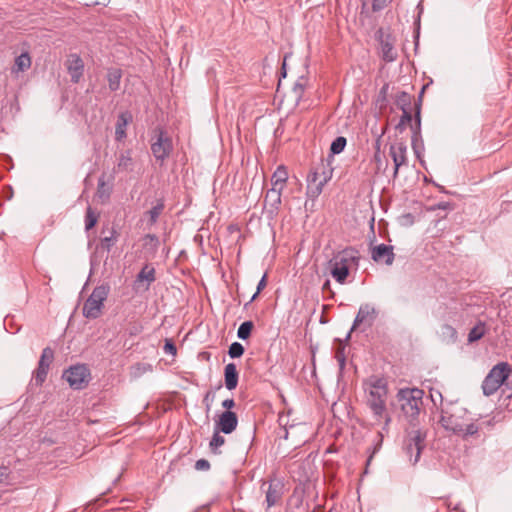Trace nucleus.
Returning a JSON list of instances; mask_svg holds the SVG:
<instances>
[{
  "mask_svg": "<svg viewBox=\"0 0 512 512\" xmlns=\"http://www.w3.org/2000/svg\"><path fill=\"white\" fill-rule=\"evenodd\" d=\"M403 114L400 118L399 123L396 126V129L400 132L404 131L406 125L410 124L411 128L413 130V137H412V147L417 155V157H420V153L418 150V146L416 144L417 136L420 135V125H421V118H420V106H417V111L415 114V124H412V114L409 110L402 111Z\"/></svg>",
  "mask_w": 512,
  "mask_h": 512,
  "instance_id": "10",
  "label": "nucleus"
},
{
  "mask_svg": "<svg viewBox=\"0 0 512 512\" xmlns=\"http://www.w3.org/2000/svg\"><path fill=\"white\" fill-rule=\"evenodd\" d=\"M97 194L101 199H108L110 196V188L106 187L103 178H100L98 181Z\"/></svg>",
  "mask_w": 512,
  "mask_h": 512,
  "instance_id": "40",
  "label": "nucleus"
},
{
  "mask_svg": "<svg viewBox=\"0 0 512 512\" xmlns=\"http://www.w3.org/2000/svg\"><path fill=\"white\" fill-rule=\"evenodd\" d=\"M330 287V281L327 280L324 284H323V290L327 289Z\"/></svg>",
  "mask_w": 512,
  "mask_h": 512,
  "instance_id": "53",
  "label": "nucleus"
},
{
  "mask_svg": "<svg viewBox=\"0 0 512 512\" xmlns=\"http://www.w3.org/2000/svg\"><path fill=\"white\" fill-rule=\"evenodd\" d=\"M235 406V401L232 398L225 399L222 402V407L227 409V411H230Z\"/></svg>",
  "mask_w": 512,
  "mask_h": 512,
  "instance_id": "48",
  "label": "nucleus"
},
{
  "mask_svg": "<svg viewBox=\"0 0 512 512\" xmlns=\"http://www.w3.org/2000/svg\"><path fill=\"white\" fill-rule=\"evenodd\" d=\"M110 0H88L85 4L87 6L107 5Z\"/></svg>",
  "mask_w": 512,
  "mask_h": 512,
  "instance_id": "47",
  "label": "nucleus"
},
{
  "mask_svg": "<svg viewBox=\"0 0 512 512\" xmlns=\"http://www.w3.org/2000/svg\"><path fill=\"white\" fill-rule=\"evenodd\" d=\"M244 353V347L241 343L239 342H233L230 346H229V349H228V355L231 357V358H239L243 355Z\"/></svg>",
  "mask_w": 512,
  "mask_h": 512,
  "instance_id": "37",
  "label": "nucleus"
},
{
  "mask_svg": "<svg viewBox=\"0 0 512 512\" xmlns=\"http://www.w3.org/2000/svg\"><path fill=\"white\" fill-rule=\"evenodd\" d=\"M430 396H431V400H432V402H433L435 405H436V403H437V400L439 399V401H440V403H441L442 407H443V406H445V404L443 403V396H442V394H441L439 391H434V392L432 391V392H431V394H430Z\"/></svg>",
  "mask_w": 512,
  "mask_h": 512,
  "instance_id": "46",
  "label": "nucleus"
},
{
  "mask_svg": "<svg viewBox=\"0 0 512 512\" xmlns=\"http://www.w3.org/2000/svg\"><path fill=\"white\" fill-rule=\"evenodd\" d=\"M378 316V311L374 306L369 303L362 304L358 310V313L354 319L353 325L346 336V340H348L351 336V333L354 329H356L361 324H366L367 327H371Z\"/></svg>",
  "mask_w": 512,
  "mask_h": 512,
  "instance_id": "11",
  "label": "nucleus"
},
{
  "mask_svg": "<svg viewBox=\"0 0 512 512\" xmlns=\"http://www.w3.org/2000/svg\"><path fill=\"white\" fill-rule=\"evenodd\" d=\"M440 425L448 432L468 440L471 437H479V432L484 427H491L493 420L478 422L470 417L468 410L452 402L441 407Z\"/></svg>",
  "mask_w": 512,
  "mask_h": 512,
  "instance_id": "1",
  "label": "nucleus"
},
{
  "mask_svg": "<svg viewBox=\"0 0 512 512\" xmlns=\"http://www.w3.org/2000/svg\"><path fill=\"white\" fill-rule=\"evenodd\" d=\"M284 418H285L284 416H280V417H279V423H280V425H284V432H285V433H284V435H283V438H284V439H287V438H288V430H287V428H286V423L284 424Z\"/></svg>",
  "mask_w": 512,
  "mask_h": 512,
  "instance_id": "51",
  "label": "nucleus"
},
{
  "mask_svg": "<svg viewBox=\"0 0 512 512\" xmlns=\"http://www.w3.org/2000/svg\"><path fill=\"white\" fill-rule=\"evenodd\" d=\"M391 0H373L372 10L378 12L383 10Z\"/></svg>",
  "mask_w": 512,
  "mask_h": 512,
  "instance_id": "41",
  "label": "nucleus"
},
{
  "mask_svg": "<svg viewBox=\"0 0 512 512\" xmlns=\"http://www.w3.org/2000/svg\"><path fill=\"white\" fill-rule=\"evenodd\" d=\"M389 154L394 163L393 178H396L399 168L407 163V146L404 142H396L390 145Z\"/></svg>",
  "mask_w": 512,
  "mask_h": 512,
  "instance_id": "13",
  "label": "nucleus"
},
{
  "mask_svg": "<svg viewBox=\"0 0 512 512\" xmlns=\"http://www.w3.org/2000/svg\"><path fill=\"white\" fill-rule=\"evenodd\" d=\"M425 439L426 432L420 428L412 429L408 432L404 450L412 465H415L419 461L421 452L425 447Z\"/></svg>",
  "mask_w": 512,
  "mask_h": 512,
  "instance_id": "7",
  "label": "nucleus"
},
{
  "mask_svg": "<svg viewBox=\"0 0 512 512\" xmlns=\"http://www.w3.org/2000/svg\"><path fill=\"white\" fill-rule=\"evenodd\" d=\"M393 246L386 244H379L372 248L371 258L375 262H383L386 265H391L394 261Z\"/></svg>",
  "mask_w": 512,
  "mask_h": 512,
  "instance_id": "16",
  "label": "nucleus"
},
{
  "mask_svg": "<svg viewBox=\"0 0 512 512\" xmlns=\"http://www.w3.org/2000/svg\"><path fill=\"white\" fill-rule=\"evenodd\" d=\"M452 510H454V511H460V510H461V508H460V504L453 505Z\"/></svg>",
  "mask_w": 512,
  "mask_h": 512,
  "instance_id": "54",
  "label": "nucleus"
},
{
  "mask_svg": "<svg viewBox=\"0 0 512 512\" xmlns=\"http://www.w3.org/2000/svg\"><path fill=\"white\" fill-rule=\"evenodd\" d=\"M144 248H146L151 253H156L159 248V238L155 234H147L143 238Z\"/></svg>",
  "mask_w": 512,
  "mask_h": 512,
  "instance_id": "29",
  "label": "nucleus"
},
{
  "mask_svg": "<svg viewBox=\"0 0 512 512\" xmlns=\"http://www.w3.org/2000/svg\"><path fill=\"white\" fill-rule=\"evenodd\" d=\"M486 332L485 329V323L484 322H478L469 332L468 334V341L469 342H475L479 339H481Z\"/></svg>",
  "mask_w": 512,
  "mask_h": 512,
  "instance_id": "27",
  "label": "nucleus"
},
{
  "mask_svg": "<svg viewBox=\"0 0 512 512\" xmlns=\"http://www.w3.org/2000/svg\"><path fill=\"white\" fill-rule=\"evenodd\" d=\"M412 96L407 92H400L396 97V105L402 110H409L411 105Z\"/></svg>",
  "mask_w": 512,
  "mask_h": 512,
  "instance_id": "33",
  "label": "nucleus"
},
{
  "mask_svg": "<svg viewBox=\"0 0 512 512\" xmlns=\"http://www.w3.org/2000/svg\"><path fill=\"white\" fill-rule=\"evenodd\" d=\"M283 496V485L280 482L271 481L268 489L266 490L265 502L267 509L278 504Z\"/></svg>",
  "mask_w": 512,
  "mask_h": 512,
  "instance_id": "19",
  "label": "nucleus"
},
{
  "mask_svg": "<svg viewBox=\"0 0 512 512\" xmlns=\"http://www.w3.org/2000/svg\"><path fill=\"white\" fill-rule=\"evenodd\" d=\"M220 432V430L215 428L214 434L209 443L210 449L214 454H219L220 452L218 451V448L225 443V438L219 434Z\"/></svg>",
  "mask_w": 512,
  "mask_h": 512,
  "instance_id": "31",
  "label": "nucleus"
},
{
  "mask_svg": "<svg viewBox=\"0 0 512 512\" xmlns=\"http://www.w3.org/2000/svg\"><path fill=\"white\" fill-rule=\"evenodd\" d=\"M510 372V366L506 362H500L495 365L483 380V394L485 396L493 395L508 378Z\"/></svg>",
  "mask_w": 512,
  "mask_h": 512,
  "instance_id": "6",
  "label": "nucleus"
},
{
  "mask_svg": "<svg viewBox=\"0 0 512 512\" xmlns=\"http://www.w3.org/2000/svg\"><path fill=\"white\" fill-rule=\"evenodd\" d=\"M326 181V177L320 179L317 172L309 173L307 177V197L311 199H316L322 193Z\"/></svg>",
  "mask_w": 512,
  "mask_h": 512,
  "instance_id": "17",
  "label": "nucleus"
},
{
  "mask_svg": "<svg viewBox=\"0 0 512 512\" xmlns=\"http://www.w3.org/2000/svg\"><path fill=\"white\" fill-rule=\"evenodd\" d=\"M359 261V252L349 247L334 254L327 263V269L337 283L344 284L349 276L350 269L357 268Z\"/></svg>",
  "mask_w": 512,
  "mask_h": 512,
  "instance_id": "3",
  "label": "nucleus"
},
{
  "mask_svg": "<svg viewBox=\"0 0 512 512\" xmlns=\"http://www.w3.org/2000/svg\"><path fill=\"white\" fill-rule=\"evenodd\" d=\"M266 283H267V282H266V274H264V275L262 276V278L260 279V281H259V283H258V285H257V290H256V292L253 294V296L251 297V299H250L249 303L253 302V301L257 298L258 294H259V293H260V292L265 288Z\"/></svg>",
  "mask_w": 512,
  "mask_h": 512,
  "instance_id": "42",
  "label": "nucleus"
},
{
  "mask_svg": "<svg viewBox=\"0 0 512 512\" xmlns=\"http://www.w3.org/2000/svg\"><path fill=\"white\" fill-rule=\"evenodd\" d=\"M294 92L300 97L302 92H303V85L299 82H297L295 85H294Z\"/></svg>",
  "mask_w": 512,
  "mask_h": 512,
  "instance_id": "49",
  "label": "nucleus"
},
{
  "mask_svg": "<svg viewBox=\"0 0 512 512\" xmlns=\"http://www.w3.org/2000/svg\"><path fill=\"white\" fill-rule=\"evenodd\" d=\"M31 67V58L27 52L17 56L14 65L11 68V75L18 78L20 73L27 71Z\"/></svg>",
  "mask_w": 512,
  "mask_h": 512,
  "instance_id": "20",
  "label": "nucleus"
},
{
  "mask_svg": "<svg viewBox=\"0 0 512 512\" xmlns=\"http://www.w3.org/2000/svg\"><path fill=\"white\" fill-rule=\"evenodd\" d=\"M109 293L110 286L108 284L96 286L83 305V316L87 319H97L102 313L104 301Z\"/></svg>",
  "mask_w": 512,
  "mask_h": 512,
  "instance_id": "5",
  "label": "nucleus"
},
{
  "mask_svg": "<svg viewBox=\"0 0 512 512\" xmlns=\"http://www.w3.org/2000/svg\"><path fill=\"white\" fill-rule=\"evenodd\" d=\"M285 66H286V64H285V62H284V63H283V66H282V71H283V72H282V75H283V77H285V76H286Z\"/></svg>",
  "mask_w": 512,
  "mask_h": 512,
  "instance_id": "55",
  "label": "nucleus"
},
{
  "mask_svg": "<svg viewBox=\"0 0 512 512\" xmlns=\"http://www.w3.org/2000/svg\"><path fill=\"white\" fill-rule=\"evenodd\" d=\"M173 150L172 139L168 133L158 128L155 130V136L152 138L151 151L157 160L164 161L169 157Z\"/></svg>",
  "mask_w": 512,
  "mask_h": 512,
  "instance_id": "9",
  "label": "nucleus"
},
{
  "mask_svg": "<svg viewBox=\"0 0 512 512\" xmlns=\"http://www.w3.org/2000/svg\"><path fill=\"white\" fill-rule=\"evenodd\" d=\"M440 336L446 341H456L457 331L454 327L449 324H443L440 329Z\"/></svg>",
  "mask_w": 512,
  "mask_h": 512,
  "instance_id": "30",
  "label": "nucleus"
},
{
  "mask_svg": "<svg viewBox=\"0 0 512 512\" xmlns=\"http://www.w3.org/2000/svg\"><path fill=\"white\" fill-rule=\"evenodd\" d=\"M239 374L235 363H228L224 368L225 386L228 390H234L238 385Z\"/></svg>",
  "mask_w": 512,
  "mask_h": 512,
  "instance_id": "21",
  "label": "nucleus"
},
{
  "mask_svg": "<svg viewBox=\"0 0 512 512\" xmlns=\"http://www.w3.org/2000/svg\"><path fill=\"white\" fill-rule=\"evenodd\" d=\"M108 87L111 91H117L120 88L122 71L118 68H111L107 71Z\"/></svg>",
  "mask_w": 512,
  "mask_h": 512,
  "instance_id": "23",
  "label": "nucleus"
},
{
  "mask_svg": "<svg viewBox=\"0 0 512 512\" xmlns=\"http://www.w3.org/2000/svg\"><path fill=\"white\" fill-rule=\"evenodd\" d=\"M49 368L45 366H40L38 364V368L34 375V381L36 385H42V383L45 381L47 374H48Z\"/></svg>",
  "mask_w": 512,
  "mask_h": 512,
  "instance_id": "38",
  "label": "nucleus"
},
{
  "mask_svg": "<svg viewBox=\"0 0 512 512\" xmlns=\"http://www.w3.org/2000/svg\"><path fill=\"white\" fill-rule=\"evenodd\" d=\"M7 478H8L7 468L1 467L0 468V482H3Z\"/></svg>",
  "mask_w": 512,
  "mask_h": 512,
  "instance_id": "50",
  "label": "nucleus"
},
{
  "mask_svg": "<svg viewBox=\"0 0 512 512\" xmlns=\"http://www.w3.org/2000/svg\"><path fill=\"white\" fill-rule=\"evenodd\" d=\"M97 223V215L94 214L91 207L87 208L86 215H85V228L86 230H90L93 228Z\"/></svg>",
  "mask_w": 512,
  "mask_h": 512,
  "instance_id": "39",
  "label": "nucleus"
},
{
  "mask_svg": "<svg viewBox=\"0 0 512 512\" xmlns=\"http://www.w3.org/2000/svg\"><path fill=\"white\" fill-rule=\"evenodd\" d=\"M238 425V418L235 412L224 411L215 424V428L224 434L232 433Z\"/></svg>",
  "mask_w": 512,
  "mask_h": 512,
  "instance_id": "14",
  "label": "nucleus"
},
{
  "mask_svg": "<svg viewBox=\"0 0 512 512\" xmlns=\"http://www.w3.org/2000/svg\"><path fill=\"white\" fill-rule=\"evenodd\" d=\"M210 468V463L206 459H199L195 463V469L198 471H206Z\"/></svg>",
  "mask_w": 512,
  "mask_h": 512,
  "instance_id": "44",
  "label": "nucleus"
},
{
  "mask_svg": "<svg viewBox=\"0 0 512 512\" xmlns=\"http://www.w3.org/2000/svg\"><path fill=\"white\" fill-rule=\"evenodd\" d=\"M367 393V406L371 410L376 422L379 424L384 420L383 431H388L391 417L387 412V381L378 376H371L363 383Z\"/></svg>",
  "mask_w": 512,
  "mask_h": 512,
  "instance_id": "2",
  "label": "nucleus"
},
{
  "mask_svg": "<svg viewBox=\"0 0 512 512\" xmlns=\"http://www.w3.org/2000/svg\"><path fill=\"white\" fill-rule=\"evenodd\" d=\"M54 358V352L50 347H46L43 349L42 354L40 356L39 365L45 366L47 368L50 367V364L52 363Z\"/></svg>",
  "mask_w": 512,
  "mask_h": 512,
  "instance_id": "35",
  "label": "nucleus"
},
{
  "mask_svg": "<svg viewBox=\"0 0 512 512\" xmlns=\"http://www.w3.org/2000/svg\"><path fill=\"white\" fill-rule=\"evenodd\" d=\"M156 279L155 269L149 265H145L137 275V281H146L151 284Z\"/></svg>",
  "mask_w": 512,
  "mask_h": 512,
  "instance_id": "26",
  "label": "nucleus"
},
{
  "mask_svg": "<svg viewBox=\"0 0 512 512\" xmlns=\"http://www.w3.org/2000/svg\"><path fill=\"white\" fill-rule=\"evenodd\" d=\"M253 329V322L252 321H245L241 323L237 330V337L241 340H246L251 335Z\"/></svg>",
  "mask_w": 512,
  "mask_h": 512,
  "instance_id": "34",
  "label": "nucleus"
},
{
  "mask_svg": "<svg viewBox=\"0 0 512 512\" xmlns=\"http://www.w3.org/2000/svg\"><path fill=\"white\" fill-rule=\"evenodd\" d=\"M66 66L71 77V81L73 83H78L84 72V63L81 57L77 54L69 55Z\"/></svg>",
  "mask_w": 512,
  "mask_h": 512,
  "instance_id": "15",
  "label": "nucleus"
},
{
  "mask_svg": "<svg viewBox=\"0 0 512 512\" xmlns=\"http://www.w3.org/2000/svg\"><path fill=\"white\" fill-rule=\"evenodd\" d=\"M377 39L380 44V55L385 62H393L397 58V52L394 48V39L389 34H384L380 29L377 31Z\"/></svg>",
  "mask_w": 512,
  "mask_h": 512,
  "instance_id": "12",
  "label": "nucleus"
},
{
  "mask_svg": "<svg viewBox=\"0 0 512 512\" xmlns=\"http://www.w3.org/2000/svg\"><path fill=\"white\" fill-rule=\"evenodd\" d=\"M346 144H347V140L345 137L338 136L337 138H335L332 141L331 146H330V150H331L332 154L341 153L344 150Z\"/></svg>",
  "mask_w": 512,
  "mask_h": 512,
  "instance_id": "36",
  "label": "nucleus"
},
{
  "mask_svg": "<svg viewBox=\"0 0 512 512\" xmlns=\"http://www.w3.org/2000/svg\"><path fill=\"white\" fill-rule=\"evenodd\" d=\"M164 208H165L164 201L158 200L157 203L150 210H148L145 213V216L148 217V221H147L148 226L151 227L157 222V220H158L159 216L162 214Z\"/></svg>",
  "mask_w": 512,
  "mask_h": 512,
  "instance_id": "24",
  "label": "nucleus"
},
{
  "mask_svg": "<svg viewBox=\"0 0 512 512\" xmlns=\"http://www.w3.org/2000/svg\"><path fill=\"white\" fill-rule=\"evenodd\" d=\"M126 125H127V118H126V115L122 113L119 115L118 121L116 124V129H115L116 140H121L126 136V132H125Z\"/></svg>",
  "mask_w": 512,
  "mask_h": 512,
  "instance_id": "32",
  "label": "nucleus"
},
{
  "mask_svg": "<svg viewBox=\"0 0 512 512\" xmlns=\"http://www.w3.org/2000/svg\"><path fill=\"white\" fill-rule=\"evenodd\" d=\"M62 377L72 389L81 390L89 384L90 370L84 364H77L65 370Z\"/></svg>",
  "mask_w": 512,
  "mask_h": 512,
  "instance_id": "8",
  "label": "nucleus"
},
{
  "mask_svg": "<svg viewBox=\"0 0 512 512\" xmlns=\"http://www.w3.org/2000/svg\"><path fill=\"white\" fill-rule=\"evenodd\" d=\"M282 189L271 187L265 195L264 207L270 215L277 213L281 204Z\"/></svg>",
  "mask_w": 512,
  "mask_h": 512,
  "instance_id": "18",
  "label": "nucleus"
},
{
  "mask_svg": "<svg viewBox=\"0 0 512 512\" xmlns=\"http://www.w3.org/2000/svg\"><path fill=\"white\" fill-rule=\"evenodd\" d=\"M288 179V172L285 166L280 165L276 168L271 177V184L273 188L282 189L284 188Z\"/></svg>",
  "mask_w": 512,
  "mask_h": 512,
  "instance_id": "22",
  "label": "nucleus"
},
{
  "mask_svg": "<svg viewBox=\"0 0 512 512\" xmlns=\"http://www.w3.org/2000/svg\"><path fill=\"white\" fill-rule=\"evenodd\" d=\"M117 168L119 171H132L133 160L130 151L121 152L118 157Z\"/></svg>",
  "mask_w": 512,
  "mask_h": 512,
  "instance_id": "25",
  "label": "nucleus"
},
{
  "mask_svg": "<svg viewBox=\"0 0 512 512\" xmlns=\"http://www.w3.org/2000/svg\"><path fill=\"white\" fill-rule=\"evenodd\" d=\"M118 236V232L114 228H112L110 231V236H106L101 239V248L106 250L107 252H110L112 247L117 242Z\"/></svg>",
  "mask_w": 512,
  "mask_h": 512,
  "instance_id": "28",
  "label": "nucleus"
},
{
  "mask_svg": "<svg viewBox=\"0 0 512 512\" xmlns=\"http://www.w3.org/2000/svg\"><path fill=\"white\" fill-rule=\"evenodd\" d=\"M163 350L166 354H170L172 356L176 355L177 352V348L171 340H166Z\"/></svg>",
  "mask_w": 512,
  "mask_h": 512,
  "instance_id": "43",
  "label": "nucleus"
},
{
  "mask_svg": "<svg viewBox=\"0 0 512 512\" xmlns=\"http://www.w3.org/2000/svg\"><path fill=\"white\" fill-rule=\"evenodd\" d=\"M453 208V205L450 202H439L435 204L431 210H451Z\"/></svg>",
  "mask_w": 512,
  "mask_h": 512,
  "instance_id": "45",
  "label": "nucleus"
},
{
  "mask_svg": "<svg viewBox=\"0 0 512 512\" xmlns=\"http://www.w3.org/2000/svg\"><path fill=\"white\" fill-rule=\"evenodd\" d=\"M388 87H389L388 84L383 85V87L380 90V95L381 96L385 97V95H386V93L388 91Z\"/></svg>",
  "mask_w": 512,
  "mask_h": 512,
  "instance_id": "52",
  "label": "nucleus"
},
{
  "mask_svg": "<svg viewBox=\"0 0 512 512\" xmlns=\"http://www.w3.org/2000/svg\"><path fill=\"white\" fill-rule=\"evenodd\" d=\"M424 391L419 388H402L396 398L405 417L410 421L417 419L423 405Z\"/></svg>",
  "mask_w": 512,
  "mask_h": 512,
  "instance_id": "4",
  "label": "nucleus"
}]
</instances>
